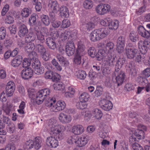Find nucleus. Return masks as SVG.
Returning <instances> with one entry per match:
<instances>
[{"instance_id":"obj_1","label":"nucleus","mask_w":150,"mask_h":150,"mask_svg":"<svg viewBox=\"0 0 150 150\" xmlns=\"http://www.w3.org/2000/svg\"><path fill=\"white\" fill-rule=\"evenodd\" d=\"M48 126L50 134L55 136L56 138L60 140L64 138V132L66 128L65 126L62 125H57V121L53 118L49 120Z\"/></svg>"},{"instance_id":"obj_2","label":"nucleus","mask_w":150,"mask_h":150,"mask_svg":"<svg viewBox=\"0 0 150 150\" xmlns=\"http://www.w3.org/2000/svg\"><path fill=\"white\" fill-rule=\"evenodd\" d=\"M28 92L29 96L31 99V102L34 105H39L42 103L43 100V96H46L47 93L46 89H42L36 93L33 89H28Z\"/></svg>"},{"instance_id":"obj_3","label":"nucleus","mask_w":150,"mask_h":150,"mask_svg":"<svg viewBox=\"0 0 150 150\" xmlns=\"http://www.w3.org/2000/svg\"><path fill=\"white\" fill-rule=\"evenodd\" d=\"M30 59L33 60L32 63L33 68L34 69V73L36 74L39 75L43 72L44 69L40 67V63L38 59L37 54L35 52H32L30 54Z\"/></svg>"},{"instance_id":"obj_4","label":"nucleus","mask_w":150,"mask_h":150,"mask_svg":"<svg viewBox=\"0 0 150 150\" xmlns=\"http://www.w3.org/2000/svg\"><path fill=\"white\" fill-rule=\"evenodd\" d=\"M55 98H49L47 99V107L51 108L50 110L51 111L57 112L60 111L64 109L66 107V104L63 101H58L55 106L53 105V103L56 102Z\"/></svg>"},{"instance_id":"obj_5","label":"nucleus","mask_w":150,"mask_h":150,"mask_svg":"<svg viewBox=\"0 0 150 150\" xmlns=\"http://www.w3.org/2000/svg\"><path fill=\"white\" fill-rule=\"evenodd\" d=\"M125 77V72L122 70L118 71H115L112 76V79L113 80L114 78L115 79V82L117 84V86H119L123 83Z\"/></svg>"},{"instance_id":"obj_6","label":"nucleus","mask_w":150,"mask_h":150,"mask_svg":"<svg viewBox=\"0 0 150 150\" xmlns=\"http://www.w3.org/2000/svg\"><path fill=\"white\" fill-rule=\"evenodd\" d=\"M41 140L40 137H36L34 141L32 140H29L27 143V148L28 149H30L33 147L36 149H39L41 147Z\"/></svg>"},{"instance_id":"obj_7","label":"nucleus","mask_w":150,"mask_h":150,"mask_svg":"<svg viewBox=\"0 0 150 150\" xmlns=\"http://www.w3.org/2000/svg\"><path fill=\"white\" fill-rule=\"evenodd\" d=\"M108 52L106 53V55L105 56V59L107 63L109 66L112 67L114 65L115 62V59L116 57L113 54H112L110 51L113 49V47H108Z\"/></svg>"},{"instance_id":"obj_8","label":"nucleus","mask_w":150,"mask_h":150,"mask_svg":"<svg viewBox=\"0 0 150 150\" xmlns=\"http://www.w3.org/2000/svg\"><path fill=\"white\" fill-rule=\"evenodd\" d=\"M138 79L141 81L142 85L144 86L138 87L137 88V93H139L144 88H145L146 91L147 92H149L150 91V83H148L147 79L141 76L139 77Z\"/></svg>"},{"instance_id":"obj_9","label":"nucleus","mask_w":150,"mask_h":150,"mask_svg":"<svg viewBox=\"0 0 150 150\" xmlns=\"http://www.w3.org/2000/svg\"><path fill=\"white\" fill-rule=\"evenodd\" d=\"M110 9V7L109 5L108 4H101L97 6L96 10L97 13L103 15L106 13Z\"/></svg>"},{"instance_id":"obj_10","label":"nucleus","mask_w":150,"mask_h":150,"mask_svg":"<svg viewBox=\"0 0 150 150\" xmlns=\"http://www.w3.org/2000/svg\"><path fill=\"white\" fill-rule=\"evenodd\" d=\"M15 89V85L12 81L8 82L6 87V95L8 97L13 96Z\"/></svg>"},{"instance_id":"obj_11","label":"nucleus","mask_w":150,"mask_h":150,"mask_svg":"<svg viewBox=\"0 0 150 150\" xmlns=\"http://www.w3.org/2000/svg\"><path fill=\"white\" fill-rule=\"evenodd\" d=\"M99 104L102 108L105 111H109L112 109V104L110 101L103 99L100 102Z\"/></svg>"},{"instance_id":"obj_12","label":"nucleus","mask_w":150,"mask_h":150,"mask_svg":"<svg viewBox=\"0 0 150 150\" xmlns=\"http://www.w3.org/2000/svg\"><path fill=\"white\" fill-rule=\"evenodd\" d=\"M58 118L60 122L63 124L69 123L72 120V118L70 115L62 112L59 114Z\"/></svg>"},{"instance_id":"obj_13","label":"nucleus","mask_w":150,"mask_h":150,"mask_svg":"<svg viewBox=\"0 0 150 150\" xmlns=\"http://www.w3.org/2000/svg\"><path fill=\"white\" fill-rule=\"evenodd\" d=\"M97 19V17H95L93 18L89 22H85L84 25V27L85 28V29L90 31L94 28L96 23V19Z\"/></svg>"},{"instance_id":"obj_14","label":"nucleus","mask_w":150,"mask_h":150,"mask_svg":"<svg viewBox=\"0 0 150 150\" xmlns=\"http://www.w3.org/2000/svg\"><path fill=\"white\" fill-rule=\"evenodd\" d=\"M33 71L31 68H25L22 71L21 76L25 79H28L31 78L33 76Z\"/></svg>"},{"instance_id":"obj_15","label":"nucleus","mask_w":150,"mask_h":150,"mask_svg":"<svg viewBox=\"0 0 150 150\" xmlns=\"http://www.w3.org/2000/svg\"><path fill=\"white\" fill-rule=\"evenodd\" d=\"M96 30L100 39L106 37L110 33L109 29L105 27L97 29Z\"/></svg>"},{"instance_id":"obj_16","label":"nucleus","mask_w":150,"mask_h":150,"mask_svg":"<svg viewBox=\"0 0 150 150\" xmlns=\"http://www.w3.org/2000/svg\"><path fill=\"white\" fill-rule=\"evenodd\" d=\"M138 52V50L134 48H128L126 49L127 56V58L130 59H133Z\"/></svg>"},{"instance_id":"obj_17","label":"nucleus","mask_w":150,"mask_h":150,"mask_svg":"<svg viewBox=\"0 0 150 150\" xmlns=\"http://www.w3.org/2000/svg\"><path fill=\"white\" fill-rule=\"evenodd\" d=\"M47 78L52 79L53 81H58L60 79V75L54 72L51 71H47Z\"/></svg>"},{"instance_id":"obj_18","label":"nucleus","mask_w":150,"mask_h":150,"mask_svg":"<svg viewBox=\"0 0 150 150\" xmlns=\"http://www.w3.org/2000/svg\"><path fill=\"white\" fill-rule=\"evenodd\" d=\"M71 131L75 134L79 135L83 132L84 129L83 126L81 125H75L72 127Z\"/></svg>"},{"instance_id":"obj_19","label":"nucleus","mask_w":150,"mask_h":150,"mask_svg":"<svg viewBox=\"0 0 150 150\" xmlns=\"http://www.w3.org/2000/svg\"><path fill=\"white\" fill-rule=\"evenodd\" d=\"M28 33V30L26 26L24 24L21 25L19 27L18 35L21 38L25 36Z\"/></svg>"},{"instance_id":"obj_20","label":"nucleus","mask_w":150,"mask_h":150,"mask_svg":"<svg viewBox=\"0 0 150 150\" xmlns=\"http://www.w3.org/2000/svg\"><path fill=\"white\" fill-rule=\"evenodd\" d=\"M33 47H28L27 49H26L27 52L29 53V59H27L26 58H24L23 60V62L22 64V66L23 67H26L28 66H29L31 64V61L30 59H31L33 61V60L30 59V54H31L33 51L31 52L32 50Z\"/></svg>"},{"instance_id":"obj_21","label":"nucleus","mask_w":150,"mask_h":150,"mask_svg":"<svg viewBox=\"0 0 150 150\" xmlns=\"http://www.w3.org/2000/svg\"><path fill=\"white\" fill-rule=\"evenodd\" d=\"M138 32L140 35L144 38H148L150 36V33L146 30L142 26H139L137 28Z\"/></svg>"},{"instance_id":"obj_22","label":"nucleus","mask_w":150,"mask_h":150,"mask_svg":"<svg viewBox=\"0 0 150 150\" xmlns=\"http://www.w3.org/2000/svg\"><path fill=\"white\" fill-rule=\"evenodd\" d=\"M36 38V35L35 34L33 33H30L28 34V35L26 36L25 38V41L29 43L30 47H35L34 44L31 42V41H32L35 40Z\"/></svg>"},{"instance_id":"obj_23","label":"nucleus","mask_w":150,"mask_h":150,"mask_svg":"<svg viewBox=\"0 0 150 150\" xmlns=\"http://www.w3.org/2000/svg\"><path fill=\"white\" fill-rule=\"evenodd\" d=\"M23 60L22 57L18 56L14 58L11 61V65L14 67H18L21 63Z\"/></svg>"},{"instance_id":"obj_24","label":"nucleus","mask_w":150,"mask_h":150,"mask_svg":"<svg viewBox=\"0 0 150 150\" xmlns=\"http://www.w3.org/2000/svg\"><path fill=\"white\" fill-rule=\"evenodd\" d=\"M49 7H51L53 12L57 13L59 11V5L56 1H52L50 0L49 1V4L48 5Z\"/></svg>"},{"instance_id":"obj_25","label":"nucleus","mask_w":150,"mask_h":150,"mask_svg":"<svg viewBox=\"0 0 150 150\" xmlns=\"http://www.w3.org/2000/svg\"><path fill=\"white\" fill-rule=\"evenodd\" d=\"M119 25V22L117 20H114L113 21L110 20L108 24L109 30H116L118 27Z\"/></svg>"},{"instance_id":"obj_26","label":"nucleus","mask_w":150,"mask_h":150,"mask_svg":"<svg viewBox=\"0 0 150 150\" xmlns=\"http://www.w3.org/2000/svg\"><path fill=\"white\" fill-rule=\"evenodd\" d=\"M47 142L49 143V146L52 148H55L58 145V141L54 137H50L47 138Z\"/></svg>"},{"instance_id":"obj_27","label":"nucleus","mask_w":150,"mask_h":150,"mask_svg":"<svg viewBox=\"0 0 150 150\" xmlns=\"http://www.w3.org/2000/svg\"><path fill=\"white\" fill-rule=\"evenodd\" d=\"M125 62V59L123 58H119L117 60L115 66V71H118L122 68Z\"/></svg>"},{"instance_id":"obj_28","label":"nucleus","mask_w":150,"mask_h":150,"mask_svg":"<svg viewBox=\"0 0 150 150\" xmlns=\"http://www.w3.org/2000/svg\"><path fill=\"white\" fill-rule=\"evenodd\" d=\"M12 107V104L10 102L7 101L6 103V105L3 107L2 110L6 115H10L11 114Z\"/></svg>"},{"instance_id":"obj_29","label":"nucleus","mask_w":150,"mask_h":150,"mask_svg":"<svg viewBox=\"0 0 150 150\" xmlns=\"http://www.w3.org/2000/svg\"><path fill=\"white\" fill-rule=\"evenodd\" d=\"M63 29H59L57 31L56 30H50V35L53 38L55 39L57 38L59 36H60L61 33H62Z\"/></svg>"},{"instance_id":"obj_30","label":"nucleus","mask_w":150,"mask_h":150,"mask_svg":"<svg viewBox=\"0 0 150 150\" xmlns=\"http://www.w3.org/2000/svg\"><path fill=\"white\" fill-rule=\"evenodd\" d=\"M60 14L62 17L67 18L69 16V12L68 8L65 6H62L59 9Z\"/></svg>"},{"instance_id":"obj_31","label":"nucleus","mask_w":150,"mask_h":150,"mask_svg":"<svg viewBox=\"0 0 150 150\" xmlns=\"http://www.w3.org/2000/svg\"><path fill=\"white\" fill-rule=\"evenodd\" d=\"M93 116L97 119H100L102 117L103 113L101 110L98 108L94 109L92 113Z\"/></svg>"},{"instance_id":"obj_32","label":"nucleus","mask_w":150,"mask_h":150,"mask_svg":"<svg viewBox=\"0 0 150 150\" xmlns=\"http://www.w3.org/2000/svg\"><path fill=\"white\" fill-rule=\"evenodd\" d=\"M105 55H106V54H105V51L103 50L100 49L98 51L97 53H96L95 57L97 60L101 61L104 57L105 58Z\"/></svg>"},{"instance_id":"obj_33","label":"nucleus","mask_w":150,"mask_h":150,"mask_svg":"<svg viewBox=\"0 0 150 150\" xmlns=\"http://www.w3.org/2000/svg\"><path fill=\"white\" fill-rule=\"evenodd\" d=\"M75 75L78 78L81 80H84L86 76V72L82 70H79L76 72Z\"/></svg>"},{"instance_id":"obj_34","label":"nucleus","mask_w":150,"mask_h":150,"mask_svg":"<svg viewBox=\"0 0 150 150\" xmlns=\"http://www.w3.org/2000/svg\"><path fill=\"white\" fill-rule=\"evenodd\" d=\"M88 142V139L85 136H82L78 139L77 141V143L80 147H82L86 144Z\"/></svg>"},{"instance_id":"obj_35","label":"nucleus","mask_w":150,"mask_h":150,"mask_svg":"<svg viewBox=\"0 0 150 150\" xmlns=\"http://www.w3.org/2000/svg\"><path fill=\"white\" fill-rule=\"evenodd\" d=\"M31 13V10L30 8H24L21 11V14L23 18H27L29 16Z\"/></svg>"},{"instance_id":"obj_36","label":"nucleus","mask_w":150,"mask_h":150,"mask_svg":"<svg viewBox=\"0 0 150 150\" xmlns=\"http://www.w3.org/2000/svg\"><path fill=\"white\" fill-rule=\"evenodd\" d=\"M90 37L91 40L94 42L100 39L96 29L92 31L90 35Z\"/></svg>"},{"instance_id":"obj_37","label":"nucleus","mask_w":150,"mask_h":150,"mask_svg":"<svg viewBox=\"0 0 150 150\" xmlns=\"http://www.w3.org/2000/svg\"><path fill=\"white\" fill-rule=\"evenodd\" d=\"M54 89L57 91H63L65 89L64 85L62 83H56L53 85Z\"/></svg>"},{"instance_id":"obj_38","label":"nucleus","mask_w":150,"mask_h":150,"mask_svg":"<svg viewBox=\"0 0 150 150\" xmlns=\"http://www.w3.org/2000/svg\"><path fill=\"white\" fill-rule=\"evenodd\" d=\"M63 32L62 33H61L60 35V37L61 38H63L64 40L67 39V38H69L70 36L71 37H73L74 35L71 34V33L69 30H66L64 31V30L63 29Z\"/></svg>"},{"instance_id":"obj_39","label":"nucleus","mask_w":150,"mask_h":150,"mask_svg":"<svg viewBox=\"0 0 150 150\" xmlns=\"http://www.w3.org/2000/svg\"><path fill=\"white\" fill-rule=\"evenodd\" d=\"M134 134L139 139H144L145 137L144 131L137 129L135 130Z\"/></svg>"},{"instance_id":"obj_40","label":"nucleus","mask_w":150,"mask_h":150,"mask_svg":"<svg viewBox=\"0 0 150 150\" xmlns=\"http://www.w3.org/2000/svg\"><path fill=\"white\" fill-rule=\"evenodd\" d=\"M83 6L86 9H90L93 7V3L91 0H86L84 2Z\"/></svg>"},{"instance_id":"obj_41","label":"nucleus","mask_w":150,"mask_h":150,"mask_svg":"<svg viewBox=\"0 0 150 150\" xmlns=\"http://www.w3.org/2000/svg\"><path fill=\"white\" fill-rule=\"evenodd\" d=\"M135 56V61L136 62L138 63L142 61L144 62H146V60L145 59V57H144L143 55L142 56L139 54L137 53Z\"/></svg>"},{"instance_id":"obj_42","label":"nucleus","mask_w":150,"mask_h":150,"mask_svg":"<svg viewBox=\"0 0 150 150\" xmlns=\"http://www.w3.org/2000/svg\"><path fill=\"white\" fill-rule=\"evenodd\" d=\"M87 104L86 102L80 101L76 103V107L79 109H84L87 107Z\"/></svg>"},{"instance_id":"obj_43","label":"nucleus","mask_w":150,"mask_h":150,"mask_svg":"<svg viewBox=\"0 0 150 150\" xmlns=\"http://www.w3.org/2000/svg\"><path fill=\"white\" fill-rule=\"evenodd\" d=\"M89 98V95L87 93H83L81 94L79 97L80 100L86 102Z\"/></svg>"},{"instance_id":"obj_44","label":"nucleus","mask_w":150,"mask_h":150,"mask_svg":"<svg viewBox=\"0 0 150 150\" xmlns=\"http://www.w3.org/2000/svg\"><path fill=\"white\" fill-rule=\"evenodd\" d=\"M5 22L6 23L8 24H12L14 22V18L13 16H11L8 13L6 15L5 19Z\"/></svg>"},{"instance_id":"obj_45","label":"nucleus","mask_w":150,"mask_h":150,"mask_svg":"<svg viewBox=\"0 0 150 150\" xmlns=\"http://www.w3.org/2000/svg\"><path fill=\"white\" fill-rule=\"evenodd\" d=\"M103 89L99 86H97L96 90L94 92V96L96 97L100 96L102 93Z\"/></svg>"},{"instance_id":"obj_46","label":"nucleus","mask_w":150,"mask_h":150,"mask_svg":"<svg viewBox=\"0 0 150 150\" xmlns=\"http://www.w3.org/2000/svg\"><path fill=\"white\" fill-rule=\"evenodd\" d=\"M9 5L8 4H6L3 7L1 12V15L3 16H4L7 14L9 10Z\"/></svg>"},{"instance_id":"obj_47","label":"nucleus","mask_w":150,"mask_h":150,"mask_svg":"<svg viewBox=\"0 0 150 150\" xmlns=\"http://www.w3.org/2000/svg\"><path fill=\"white\" fill-rule=\"evenodd\" d=\"M82 57V55L75 54L74 58V63L77 65L80 64L81 63V58Z\"/></svg>"},{"instance_id":"obj_48","label":"nucleus","mask_w":150,"mask_h":150,"mask_svg":"<svg viewBox=\"0 0 150 150\" xmlns=\"http://www.w3.org/2000/svg\"><path fill=\"white\" fill-rule=\"evenodd\" d=\"M124 38L122 36L118 39L117 47H124L125 46Z\"/></svg>"},{"instance_id":"obj_49","label":"nucleus","mask_w":150,"mask_h":150,"mask_svg":"<svg viewBox=\"0 0 150 150\" xmlns=\"http://www.w3.org/2000/svg\"><path fill=\"white\" fill-rule=\"evenodd\" d=\"M139 47H150V40L144 42L140 41L139 43Z\"/></svg>"},{"instance_id":"obj_50","label":"nucleus","mask_w":150,"mask_h":150,"mask_svg":"<svg viewBox=\"0 0 150 150\" xmlns=\"http://www.w3.org/2000/svg\"><path fill=\"white\" fill-rule=\"evenodd\" d=\"M138 35L137 33L135 32H132L129 35L130 40L133 42H135L138 39Z\"/></svg>"},{"instance_id":"obj_51","label":"nucleus","mask_w":150,"mask_h":150,"mask_svg":"<svg viewBox=\"0 0 150 150\" xmlns=\"http://www.w3.org/2000/svg\"><path fill=\"white\" fill-rule=\"evenodd\" d=\"M75 47H66V52L67 54L69 56L73 55L74 52Z\"/></svg>"},{"instance_id":"obj_52","label":"nucleus","mask_w":150,"mask_h":150,"mask_svg":"<svg viewBox=\"0 0 150 150\" xmlns=\"http://www.w3.org/2000/svg\"><path fill=\"white\" fill-rule=\"evenodd\" d=\"M88 52L89 55L91 57L93 58L95 57L96 52L95 47H90L88 50Z\"/></svg>"},{"instance_id":"obj_53","label":"nucleus","mask_w":150,"mask_h":150,"mask_svg":"<svg viewBox=\"0 0 150 150\" xmlns=\"http://www.w3.org/2000/svg\"><path fill=\"white\" fill-rule=\"evenodd\" d=\"M39 49V51L40 54L42 56V58L45 61H46L47 56L46 55V51L44 47H40Z\"/></svg>"},{"instance_id":"obj_54","label":"nucleus","mask_w":150,"mask_h":150,"mask_svg":"<svg viewBox=\"0 0 150 150\" xmlns=\"http://www.w3.org/2000/svg\"><path fill=\"white\" fill-rule=\"evenodd\" d=\"M7 130L8 133H13L15 130L14 124L12 122L8 125L7 127Z\"/></svg>"},{"instance_id":"obj_55","label":"nucleus","mask_w":150,"mask_h":150,"mask_svg":"<svg viewBox=\"0 0 150 150\" xmlns=\"http://www.w3.org/2000/svg\"><path fill=\"white\" fill-rule=\"evenodd\" d=\"M6 31L5 28L4 27L0 28V40L4 39L6 36Z\"/></svg>"},{"instance_id":"obj_56","label":"nucleus","mask_w":150,"mask_h":150,"mask_svg":"<svg viewBox=\"0 0 150 150\" xmlns=\"http://www.w3.org/2000/svg\"><path fill=\"white\" fill-rule=\"evenodd\" d=\"M129 116L132 118L136 117V121L137 122L141 121L140 119L138 117H137L139 116L138 114L135 112H130L129 113Z\"/></svg>"},{"instance_id":"obj_57","label":"nucleus","mask_w":150,"mask_h":150,"mask_svg":"<svg viewBox=\"0 0 150 150\" xmlns=\"http://www.w3.org/2000/svg\"><path fill=\"white\" fill-rule=\"evenodd\" d=\"M132 146L134 150H144L142 147L136 142L132 144Z\"/></svg>"},{"instance_id":"obj_58","label":"nucleus","mask_w":150,"mask_h":150,"mask_svg":"<svg viewBox=\"0 0 150 150\" xmlns=\"http://www.w3.org/2000/svg\"><path fill=\"white\" fill-rule=\"evenodd\" d=\"M70 22L69 20H64L62 22L61 27L63 28H67L70 25Z\"/></svg>"},{"instance_id":"obj_59","label":"nucleus","mask_w":150,"mask_h":150,"mask_svg":"<svg viewBox=\"0 0 150 150\" xmlns=\"http://www.w3.org/2000/svg\"><path fill=\"white\" fill-rule=\"evenodd\" d=\"M110 20V18L108 17L102 19L100 21V24L103 26H106L107 25H108Z\"/></svg>"},{"instance_id":"obj_60","label":"nucleus","mask_w":150,"mask_h":150,"mask_svg":"<svg viewBox=\"0 0 150 150\" xmlns=\"http://www.w3.org/2000/svg\"><path fill=\"white\" fill-rule=\"evenodd\" d=\"M76 138V136L74 135L69 136L67 139V142L69 144H72L74 143H76L77 141Z\"/></svg>"},{"instance_id":"obj_61","label":"nucleus","mask_w":150,"mask_h":150,"mask_svg":"<svg viewBox=\"0 0 150 150\" xmlns=\"http://www.w3.org/2000/svg\"><path fill=\"white\" fill-rule=\"evenodd\" d=\"M16 147L15 144L12 143H9L6 145L5 150H15Z\"/></svg>"},{"instance_id":"obj_62","label":"nucleus","mask_w":150,"mask_h":150,"mask_svg":"<svg viewBox=\"0 0 150 150\" xmlns=\"http://www.w3.org/2000/svg\"><path fill=\"white\" fill-rule=\"evenodd\" d=\"M0 118L4 124H6L8 125L12 123L11 122V120L8 117L3 116L2 117H0Z\"/></svg>"},{"instance_id":"obj_63","label":"nucleus","mask_w":150,"mask_h":150,"mask_svg":"<svg viewBox=\"0 0 150 150\" xmlns=\"http://www.w3.org/2000/svg\"><path fill=\"white\" fill-rule=\"evenodd\" d=\"M8 28L11 34H15L16 33V25H10Z\"/></svg>"},{"instance_id":"obj_64","label":"nucleus","mask_w":150,"mask_h":150,"mask_svg":"<svg viewBox=\"0 0 150 150\" xmlns=\"http://www.w3.org/2000/svg\"><path fill=\"white\" fill-rule=\"evenodd\" d=\"M125 88L127 91H130L132 90H134L135 88L130 83H128L125 86Z\"/></svg>"}]
</instances>
